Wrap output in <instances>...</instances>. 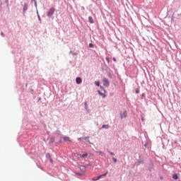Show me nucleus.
I'll return each instance as SVG.
<instances>
[{
	"mask_svg": "<svg viewBox=\"0 0 181 181\" xmlns=\"http://www.w3.org/2000/svg\"><path fill=\"white\" fill-rule=\"evenodd\" d=\"M31 2H34V6L35 9H37V1H36V0H31Z\"/></svg>",
	"mask_w": 181,
	"mask_h": 181,
	"instance_id": "9b49d317",
	"label": "nucleus"
},
{
	"mask_svg": "<svg viewBox=\"0 0 181 181\" xmlns=\"http://www.w3.org/2000/svg\"><path fill=\"white\" fill-rule=\"evenodd\" d=\"M28 9H29V5L27 3H24L23 6V15H25L28 12Z\"/></svg>",
	"mask_w": 181,
	"mask_h": 181,
	"instance_id": "7ed1b4c3",
	"label": "nucleus"
},
{
	"mask_svg": "<svg viewBox=\"0 0 181 181\" xmlns=\"http://www.w3.org/2000/svg\"><path fill=\"white\" fill-rule=\"evenodd\" d=\"M93 181H97L99 180L98 177L92 178Z\"/></svg>",
	"mask_w": 181,
	"mask_h": 181,
	"instance_id": "cd10ccee",
	"label": "nucleus"
},
{
	"mask_svg": "<svg viewBox=\"0 0 181 181\" xmlns=\"http://www.w3.org/2000/svg\"><path fill=\"white\" fill-rule=\"evenodd\" d=\"M103 83L105 87H110V81L107 78H103Z\"/></svg>",
	"mask_w": 181,
	"mask_h": 181,
	"instance_id": "39448f33",
	"label": "nucleus"
},
{
	"mask_svg": "<svg viewBox=\"0 0 181 181\" xmlns=\"http://www.w3.org/2000/svg\"><path fill=\"white\" fill-rule=\"evenodd\" d=\"M173 179H174V180H177L179 179V176H177V174L173 175Z\"/></svg>",
	"mask_w": 181,
	"mask_h": 181,
	"instance_id": "f8f14e48",
	"label": "nucleus"
},
{
	"mask_svg": "<svg viewBox=\"0 0 181 181\" xmlns=\"http://www.w3.org/2000/svg\"><path fill=\"white\" fill-rule=\"evenodd\" d=\"M112 159L113 162H115V163H117V162H118V160H117V158H115L114 157H112Z\"/></svg>",
	"mask_w": 181,
	"mask_h": 181,
	"instance_id": "5701e85b",
	"label": "nucleus"
},
{
	"mask_svg": "<svg viewBox=\"0 0 181 181\" xmlns=\"http://www.w3.org/2000/svg\"><path fill=\"white\" fill-rule=\"evenodd\" d=\"M102 128H105V129H108V128H110V126L108 124H103L102 126Z\"/></svg>",
	"mask_w": 181,
	"mask_h": 181,
	"instance_id": "4468645a",
	"label": "nucleus"
},
{
	"mask_svg": "<svg viewBox=\"0 0 181 181\" xmlns=\"http://www.w3.org/2000/svg\"><path fill=\"white\" fill-rule=\"evenodd\" d=\"M86 142H88L89 144H91V143L90 142V139H86Z\"/></svg>",
	"mask_w": 181,
	"mask_h": 181,
	"instance_id": "e433bc0d",
	"label": "nucleus"
},
{
	"mask_svg": "<svg viewBox=\"0 0 181 181\" xmlns=\"http://www.w3.org/2000/svg\"><path fill=\"white\" fill-rule=\"evenodd\" d=\"M98 93L99 94V95H100V97H102L103 98H105V97H107V95H105V93H103L101 91H100V90H98Z\"/></svg>",
	"mask_w": 181,
	"mask_h": 181,
	"instance_id": "0eeeda50",
	"label": "nucleus"
},
{
	"mask_svg": "<svg viewBox=\"0 0 181 181\" xmlns=\"http://www.w3.org/2000/svg\"><path fill=\"white\" fill-rule=\"evenodd\" d=\"M71 53H73V51H70L69 54H71Z\"/></svg>",
	"mask_w": 181,
	"mask_h": 181,
	"instance_id": "a18cd8bd",
	"label": "nucleus"
},
{
	"mask_svg": "<svg viewBox=\"0 0 181 181\" xmlns=\"http://www.w3.org/2000/svg\"><path fill=\"white\" fill-rule=\"evenodd\" d=\"M87 139H90V136L83 137V141H87Z\"/></svg>",
	"mask_w": 181,
	"mask_h": 181,
	"instance_id": "c756f323",
	"label": "nucleus"
},
{
	"mask_svg": "<svg viewBox=\"0 0 181 181\" xmlns=\"http://www.w3.org/2000/svg\"><path fill=\"white\" fill-rule=\"evenodd\" d=\"M38 21H40V23H42V18H40V15L37 16Z\"/></svg>",
	"mask_w": 181,
	"mask_h": 181,
	"instance_id": "4be33fe9",
	"label": "nucleus"
},
{
	"mask_svg": "<svg viewBox=\"0 0 181 181\" xmlns=\"http://www.w3.org/2000/svg\"><path fill=\"white\" fill-rule=\"evenodd\" d=\"M77 175H78V176H81V174H80V173H78Z\"/></svg>",
	"mask_w": 181,
	"mask_h": 181,
	"instance_id": "c03bdc74",
	"label": "nucleus"
},
{
	"mask_svg": "<svg viewBox=\"0 0 181 181\" xmlns=\"http://www.w3.org/2000/svg\"><path fill=\"white\" fill-rule=\"evenodd\" d=\"M83 139H84V137L78 138V141H81V140H83Z\"/></svg>",
	"mask_w": 181,
	"mask_h": 181,
	"instance_id": "2f4dec72",
	"label": "nucleus"
},
{
	"mask_svg": "<svg viewBox=\"0 0 181 181\" xmlns=\"http://www.w3.org/2000/svg\"><path fill=\"white\" fill-rule=\"evenodd\" d=\"M45 158L47 159H50L52 158V156H50L49 153H47L45 156Z\"/></svg>",
	"mask_w": 181,
	"mask_h": 181,
	"instance_id": "2eb2a0df",
	"label": "nucleus"
},
{
	"mask_svg": "<svg viewBox=\"0 0 181 181\" xmlns=\"http://www.w3.org/2000/svg\"><path fill=\"white\" fill-rule=\"evenodd\" d=\"M36 13H37V16H39V11H37V8L36 9Z\"/></svg>",
	"mask_w": 181,
	"mask_h": 181,
	"instance_id": "c9c22d12",
	"label": "nucleus"
},
{
	"mask_svg": "<svg viewBox=\"0 0 181 181\" xmlns=\"http://www.w3.org/2000/svg\"><path fill=\"white\" fill-rule=\"evenodd\" d=\"M97 153H100L101 155V156H103V155H105L104 152H103L101 151H97Z\"/></svg>",
	"mask_w": 181,
	"mask_h": 181,
	"instance_id": "412c9836",
	"label": "nucleus"
},
{
	"mask_svg": "<svg viewBox=\"0 0 181 181\" xmlns=\"http://www.w3.org/2000/svg\"><path fill=\"white\" fill-rule=\"evenodd\" d=\"M107 175H108V171H107L105 174H103L102 176L103 177L107 176Z\"/></svg>",
	"mask_w": 181,
	"mask_h": 181,
	"instance_id": "7c9ffc66",
	"label": "nucleus"
},
{
	"mask_svg": "<svg viewBox=\"0 0 181 181\" xmlns=\"http://www.w3.org/2000/svg\"><path fill=\"white\" fill-rule=\"evenodd\" d=\"M54 11H56L54 9V7H52L51 8H49V10L47 13V17L52 18V16H53V15H54Z\"/></svg>",
	"mask_w": 181,
	"mask_h": 181,
	"instance_id": "f257e3e1",
	"label": "nucleus"
},
{
	"mask_svg": "<svg viewBox=\"0 0 181 181\" xmlns=\"http://www.w3.org/2000/svg\"><path fill=\"white\" fill-rule=\"evenodd\" d=\"M141 97H145V93H142Z\"/></svg>",
	"mask_w": 181,
	"mask_h": 181,
	"instance_id": "37998d69",
	"label": "nucleus"
},
{
	"mask_svg": "<svg viewBox=\"0 0 181 181\" xmlns=\"http://www.w3.org/2000/svg\"><path fill=\"white\" fill-rule=\"evenodd\" d=\"M76 84H81V83H83V79H81L80 77H77L76 78Z\"/></svg>",
	"mask_w": 181,
	"mask_h": 181,
	"instance_id": "6e6552de",
	"label": "nucleus"
},
{
	"mask_svg": "<svg viewBox=\"0 0 181 181\" xmlns=\"http://www.w3.org/2000/svg\"><path fill=\"white\" fill-rule=\"evenodd\" d=\"M6 4H8L9 2V0H4Z\"/></svg>",
	"mask_w": 181,
	"mask_h": 181,
	"instance_id": "ea45409f",
	"label": "nucleus"
},
{
	"mask_svg": "<svg viewBox=\"0 0 181 181\" xmlns=\"http://www.w3.org/2000/svg\"><path fill=\"white\" fill-rule=\"evenodd\" d=\"M107 152H108V153H110V155H112V156H115V153H112V151L107 150Z\"/></svg>",
	"mask_w": 181,
	"mask_h": 181,
	"instance_id": "f3484780",
	"label": "nucleus"
},
{
	"mask_svg": "<svg viewBox=\"0 0 181 181\" xmlns=\"http://www.w3.org/2000/svg\"><path fill=\"white\" fill-rule=\"evenodd\" d=\"M55 139L54 137H51L49 141V145H53L54 144Z\"/></svg>",
	"mask_w": 181,
	"mask_h": 181,
	"instance_id": "1a4fd4ad",
	"label": "nucleus"
},
{
	"mask_svg": "<svg viewBox=\"0 0 181 181\" xmlns=\"http://www.w3.org/2000/svg\"><path fill=\"white\" fill-rule=\"evenodd\" d=\"M148 170H149L150 172H153V170H155V165L151 160L148 163Z\"/></svg>",
	"mask_w": 181,
	"mask_h": 181,
	"instance_id": "f03ea898",
	"label": "nucleus"
},
{
	"mask_svg": "<svg viewBox=\"0 0 181 181\" xmlns=\"http://www.w3.org/2000/svg\"><path fill=\"white\" fill-rule=\"evenodd\" d=\"M95 86H97V87H100V81H95Z\"/></svg>",
	"mask_w": 181,
	"mask_h": 181,
	"instance_id": "aec40b11",
	"label": "nucleus"
},
{
	"mask_svg": "<svg viewBox=\"0 0 181 181\" xmlns=\"http://www.w3.org/2000/svg\"><path fill=\"white\" fill-rule=\"evenodd\" d=\"M144 163V159L141 158V156H139L138 163L136 164V166H139V165H142Z\"/></svg>",
	"mask_w": 181,
	"mask_h": 181,
	"instance_id": "423d86ee",
	"label": "nucleus"
},
{
	"mask_svg": "<svg viewBox=\"0 0 181 181\" xmlns=\"http://www.w3.org/2000/svg\"><path fill=\"white\" fill-rule=\"evenodd\" d=\"M72 54H73V56H76V55H77V53L74 52Z\"/></svg>",
	"mask_w": 181,
	"mask_h": 181,
	"instance_id": "a19ab883",
	"label": "nucleus"
},
{
	"mask_svg": "<svg viewBox=\"0 0 181 181\" xmlns=\"http://www.w3.org/2000/svg\"><path fill=\"white\" fill-rule=\"evenodd\" d=\"M135 93H136V94H139V88H136Z\"/></svg>",
	"mask_w": 181,
	"mask_h": 181,
	"instance_id": "393cba45",
	"label": "nucleus"
},
{
	"mask_svg": "<svg viewBox=\"0 0 181 181\" xmlns=\"http://www.w3.org/2000/svg\"><path fill=\"white\" fill-rule=\"evenodd\" d=\"M142 121H144V117H141Z\"/></svg>",
	"mask_w": 181,
	"mask_h": 181,
	"instance_id": "49530a36",
	"label": "nucleus"
},
{
	"mask_svg": "<svg viewBox=\"0 0 181 181\" xmlns=\"http://www.w3.org/2000/svg\"><path fill=\"white\" fill-rule=\"evenodd\" d=\"M39 100H40V98H39Z\"/></svg>",
	"mask_w": 181,
	"mask_h": 181,
	"instance_id": "09e8293b",
	"label": "nucleus"
},
{
	"mask_svg": "<svg viewBox=\"0 0 181 181\" xmlns=\"http://www.w3.org/2000/svg\"><path fill=\"white\" fill-rule=\"evenodd\" d=\"M100 88L101 91H103V93H107V90L103 86H100Z\"/></svg>",
	"mask_w": 181,
	"mask_h": 181,
	"instance_id": "dca6fc26",
	"label": "nucleus"
},
{
	"mask_svg": "<svg viewBox=\"0 0 181 181\" xmlns=\"http://www.w3.org/2000/svg\"><path fill=\"white\" fill-rule=\"evenodd\" d=\"M49 159L50 163H53V159H52V157L50 158H49Z\"/></svg>",
	"mask_w": 181,
	"mask_h": 181,
	"instance_id": "72a5a7b5",
	"label": "nucleus"
},
{
	"mask_svg": "<svg viewBox=\"0 0 181 181\" xmlns=\"http://www.w3.org/2000/svg\"><path fill=\"white\" fill-rule=\"evenodd\" d=\"M1 36H2V37H5V34L4 33H1Z\"/></svg>",
	"mask_w": 181,
	"mask_h": 181,
	"instance_id": "473e14b6",
	"label": "nucleus"
},
{
	"mask_svg": "<svg viewBox=\"0 0 181 181\" xmlns=\"http://www.w3.org/2000/svg\"><path fill=\"white\" fill-rule=\"evenodd\" d=\"M108 76L111 78V73H108Z\"/></svg>",
	"mask_w": 181,
	"mask_h": 181,
	"instance_id": "79ce46f5",
	"label": "nucleus"
},
{
	"mask_svg": "<svg viewBox=\"0 0 181 181\" xmlns=\"http://www.w3.org/2000/svg\"><path fill=\"white\" fill-rule=\"evenodd\" d=\"M79 169L83 171L84 169H86V167L83 165H80Z\"/></svg>",
	"mask_w": 181,
	"mask_h": 181,
	"instance_id": "6ab92c4d",
	"label": "nucleus"
},
{
	"mask_svg": "<svg viewBox=\"0 0 181 181\" xmlns=\"http://www.w3.org/2000/svg\"><path fill=\"white\" fill-rule=\"evenodd\" d=\"M113 62H117V59L115 57L112 58Z\"/></svg>",
	"mask_w": 181,
	"mask_h": 181,
	"instance_id": "58836bf2",
	"label": "nucleus"
},
{
	"mask_svg": "<svg viewBox=\"0 0 181 181\" xmlns=\"http://www.w3.org/2000/svg\"><path fill=\"white\" fill-rule=\"evenodd\" d=\"M101 177H103V175L98 176V179L99 180L101 179Z\"/></svg>",
	"mask_w": 181,
	"mask_h": 181,
	"instance_id": "4c0bfd02",
	"label": "nucleus"
},
{
	"mask_svg": "<svg viewBox=\"0 0 181 181\" xmlns=\"http://www.w3.org/2000/svg\"><path fill=\"white\" fill-rule=\"evenodd\" d=\"M105 60L106 62H107L108 64H110V58H108L107 57H105Z\"/></svg>",
	"mask_w": 181,
	"mask_h": 181,
	"instance_id": "c85d7f7f",
	"label": "nucleus"
},
{
	"mask_svg": "<svg viewBox=\"0 0 181 181\" xmlns=\"http://www.w3.org/2000/svg\"><path fill=\"white\" fill-rule=\"evenodd\" d=\"M177 141H175V144H177Z\"/></svg>",
	"mask_w": 181,
	"mask_h": 181,
	"instance_id": "de8ad7c7",
	"label": "nucleus"
},
{
	"mask_svg": "<svg viewBox=\"0 0 181 181\" xmlns=\"http://www.w3.org/2000/svg\"><path fill=\"white\" fill-rule=\"evenodd\" d=\"M148 145H149V143L146 141L144 144V148H148Z\"/></svg>",
	"mask_w": 181,
	"mask_h": 181,
	"instance_id": "bb28decb",
	"label": "nucleus"
},
{
	"mask_svg": "<svg viewBox=\"0 0 181 181\" xmlns=\"http://www.w3.org/2000/svg\"><path fill=\"white\" fill-rule=\"evenodd\" d=\"M128 117V112L124 110L122 113V111H120V118L121 119H124V118H127Z\"/></svg>",
	"mask_w": 181,
	"mask_h": 181,
	"instance_id": "20e7f679",
	"label": "nucleus"
},
{
	"mask_svg": "<svg viewBox=\"0 0 181 181\" xmlns=\"http://www.w3.org/2000/svg\"><path fill=\"white\" fill-rule=\"evenodd\" d=\"M86 156H88V153H85L81 156V158H86Z\"/></svg>",
	"mask_w": 181,
	"mask_h": 181,
	"instance_id": "a211bd4d",
	"label": "nucleus"
},
{
	"mask_svg": "<svg viewBox=\"0 0 181 181\" xmlns=\"http://www.w3.org/2000/svg\"><path fill=\"white\" fill-rule=\"evenodd\" d=\"M63 139H64V141H69V142H71V140L70 139V137H69V136H64V137H63Z\"/></svg>",
	"mask_w": 181,
	"mask_h": 181,
	"instance_id": "9d476101",
	"label": "nucleus"
},
{
	"mask_svg": "<svg viewBox=\"0 0 181 181\" xmlns=\"http://www.w3.org/2000/svg\"><path fill=\"white\" fill-rule=\"evenodd\" d=\"M88 22H90V23H94V20H93V17H88Z\"/></svg>",
	"mask_w": 181,
	"mask_h": 181,
	"instance_id": "ddd939ff",
	"label": "nucleus"
},
{
	"mask_svg": "<svg viewBox=\"0 0 181 181\" xmlns=\"http://www.w3.org/2000/svg\"><path fill=\"white\" fill-rule=\"evenodd\" d=\"M85 109L88 110L87 103H85Z\"/></svg>",
	"mask_w": 181,
	"mask_h": 181,
	"instance_id": "f704fd0d",
	"label": "nucleus"
},
{
	"mask_svg": "<svg viewBox=\"0 0 181 181\" xmlns=\"http://www.w3.org/2000/svg\"><path fill=\"white\" fill-rule=\"evenodd\" d=\"M88 47H94V44H93V43H89V45H88Z\"/></svg>",
	"mask_w": 181,
	"mask_h": 181,
	"instance_id": "b1692460",
	"label": "nucleus"
},
{
	"mask_svg": "<svg viewBox=\"0 0 181 181\" xmlns=\"http://www.w3.org/2000/svg\"><path fill=\"white\" fill-rule=\"evenodd\" d=\"M57 134L58 135H62V132H61L60 130L57 129Z\"/></svg>",
	"mask_w": 181,
	"mask_h": 181,
	"instance_id": "a878e982",
	"label": "nucleus"
}]
</instances>
